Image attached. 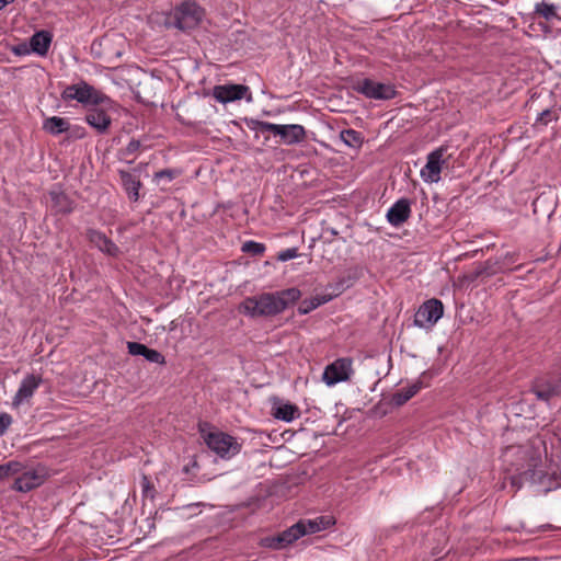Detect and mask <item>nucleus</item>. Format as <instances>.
Instances as JSON below:
<instances>
[{"label":"nucleus","mask_w":561,"mask_h":561,"mask_svg":"<svg viewBox=\"0 0 561 561\" xmlns=\"http://www.w3.org/2000/svg\"><path fill=\"white\" fill-rule=\"evenodd\" d=\"M506 470L543 486L545 492L561 488V430L535 436L502 453Z\"/></svg>","instance_id":"f257e3e1"},{"label":"nucleus","mask_w":561,"mask_h":561,"mask_svg":"<svg viewBox=\"0 0 561 561\" xmlns=\"http://www.w3.org/2000/svg\"><path fill=\"white\" fill-rule=\"evenodd\" d=\"M300 297V290L295 287L276 293H264L245 298L240 305V311L251 318L276 316Z\"/></svg>","instance_id":"f03ea898"},{"label":"nucleus","mask_w":561,"mask_h":561,"mask_svg":"<svg viewBox=\"0 0 561 561\" xmlns=\"http://www.w3.org/2000/svg\"><path fill=\"white\" fill-rule=\"evenodd\" d=\"M5 478L13 479L12 490L26 493L45 482L47 470L42 465H28L12 460L0 465V480Z\"/></svg>","instance_id":"7ed1b4c3"},{"label":"nucleus","mask_w":561,"mask_h":561,"mask_svg":"<svg viewBox=\"0 0 561 561\" xmlns=\"http://www.w3.org/2000/svg\"><path fill=\"white\" fill-rule=\"evenodd\" d=\"M204 18V10L194 1L185 0L176 5L165 16V25L181 31L198 26Z\"/></svg>","instance_id":"20e7f679"},{"label":"nucleus","mask_w":561,"mask_h":561,"mask_svg":"<svg viewBox=\"0 0 561 561\" xmlns=\"http://www.w3.org/2000/svg\"><path fill=\"white\" fill-rule=\"evenodd\" d=\"M201 433L207 447L221 459H231L241 450V443L230 434L215 428H202Z\"/></svg>","instance_id":"39448f33"},{"label":"nucleus","mask_w":561,"mask_h":561,"mask_svg":"<svg viewBox=\"0 0 561 561\" xmlns=\"http://www.w3.org/2000/svg\"><path fill=\"white\" fill-rule=\"evenodd\" d=\"M65 101H77L81 104L112 105V100L84 81L68 85L61 93Z\"/></svg>","instance_id":"423d86ee"},{"label":"nucleus","mask_w":561,"mask_h":561,"mask_svg":"<svg viewBox=\"0 0 561 561\" xmlns=\"http://www.w3.org/2000/svg\"><path fill=\"white\" fill-rule=\"evenodd\" d=\"M353 373V359L341 357L324 368L322 379L327 386L333 387L336 383L347 381Z\"/></svg>","instance_id":"0eeeda50"},{"label":"nucleus","mask_w":561,"mask_h":561,"mask_svg":"<svg viewBox=\"0 0 561 561\" xmlns=\"http://www.w3.org/2000/svg\"><path fill=\"white\" fill-rule=\"evenodd\" d=\"M446 149L439 147L427 154L426 163L420 171L421 179L426 183H437L440 181V173L447 163L445 159Z\"/></svg>","instance_id":"6e6552de"},{"label":"nucleus","mask_w":561,"mask_h":561,"mask_svg":"<svg viewBox=\"0 0 561 561\" xmlns=\"http://www.w3.org/2000/svg\"><path fill=\"white\" fill-rule=\"evenodd\" d=\"M213 98L221 103L227 104L234 101L245 99L247 102L252 101V94L249 87L243 84H219L213 88Z\"/></svg>","instance_id":"1a4fd4ad"},{"label":"nucleus","mask_w":561,"mask_h":561,"mask_svg":"<svg viewBox=\"0 0 561 561\" xmlns=\"http://www.w3.org/2000/svg\"><path fill=\"white\" fill-rule=\"evenodd\" d=\"M444 313V306L438 299H430L425 301L416 311L414 324L419 328L433 327Z\"/></svg>","instance_id":"9d476101"},{"label":"nucleus","mask_w":561,"mask_h":561,"mask_svg":"<svg viewBox=\"0 0 561 561\" xmlns=\"http://www.w3.org/2000/svg\"><path fill=\"white\" fill-rule=\"evenodd\" d=\"M307 535L302 520H299L288 529L278 534L277 536L266 537L262 540V545L266 548L280 550L298 540L300 537Z\"/></svg>","instance_id":"9b49d317"},{"label":"nucleus","mask_w":561,"mask_h":561,"mask_svg":"<svg viewBox=\"0 0 561 561\" xmlns=\"http://www.w3.org/2000/svg\"><path fill=\"white\" fill-rule=\"evenodd\" d=\"M355 90L368 99L390 100L396 96L394 87L389 83H381L371 79L358 81Z\"/></svg>","instance_id":"f8f14e48"},{"label":"nucleus","mask_w":561,"mask_h":561,"mask_svg":"<svg viewBox=\"0 0 561 561\" xmlns=\"http://www.w3.org/2000/svg\"><path fill=\"white\" fill-rule=\"evenodd\" d=\"M42 381L39 375L27 374L20 382L19 389L12 399V407L16 409L23 404H28Z\"/></svg>","instance_id":"ddd939ff"},{"label":"nucleus","mask_w":561,"mask_h":561,"mask_svg":"<svg viewBox=\"0 0 561 561\" xmlns=\"http://www.w3.org/2000/svg\"><path fill=\"white\" fill-rule=\"evenodd\" d=\"M113 107V101L111 106L96 105V107L91 108L87 113L85 122L98 133H105L112 123L111 116L107 114V111L112 110Z\"/></svg>","instance_id":"4468645a"},{"label":"nucleus","mask_w":561,"mask_h":561,"mask_svg":"<svg viewBox=\"0 0 561 561\" xmlns=\"http://www.w3.org/2000/svg\"><path fill=\"white\" fill-rule=\"evenodd\" d=\"M411 215V203L407 198L397 201L387 211L386 218L393 227H400Z\"/></svg>","instance_id":"2eb2a0df"},{"label":"nucleus","mask_w":561,"mask_h":561,"mask_svg":"<svg viewBox=\"0 0 561 561\" xmlns=\"http://www.w3.org/2000/svg\"><path fill=\"white\" fill-rule=\"evenodd\" d=\"M272 415L284 422H291L299 417L300 412L296 404L283 400H275L272 405Z\"/></svg>","instance_id":"dca6fc26"},{"label":"nucleus","mask_w":561,"mask_h":561,"mask_svg":"<svg viewBox=\"0 0 561 561\" xmlns=\"http://www.w3.org/2000/svg\"><path fill=\"white\" fill-rule=\"evenodd\" d=\"M276 136H279L285 145H295L305 139L306 130L298 124L280 125Z\"/></svg>","instance_id":"f3484780"},{"label":"nucleus","mask_w":561,"mask_h":561,"mask_svg":"<svg viewBox=\"0 0 561 561\" xmlns=\"http://www.w3.org/2000/svg\"><path fill=\"white\" fill-rule=\"evenodd\" d=\"M88 238L92 244H94L100 251L115 256L118 254L117 245L112 242L104 233L98 230H89Z\"/></svg>","instance_id":"a211bd4d"},{"label":"nucleus","mask_w":561,"mask_h":561,"mask_svg":"<svg viewBox=\"0 0 561 561\" xmlns=\"http://www.w3.org/2000/svg\"><path fill=\"white\" fill-rule=\"evenodd\" d=\"M53 36L47 31L36 32L30 39V46L33 53L45 56L51 44Z\"/></svg>","instance_id":"6ab92c4d"},{"label":"nucleus","mask_w":561,"mask_h":561,"mask_svg":"<svg viewBox=\"0 0 561 561\" xmlns=\"http://www.w3.org/2000/svg\"><path fill=\"white\" fill-rule=\"evenodd\" d=\"M49 197L55 213L67 215L73 210V202L64 192L51 191Z\"/></svg>","instance_id":"aec40b11"},{"label":"nucleus","mask_w":561,"mask_h":561,"mask_svg":"<svg viewBox=\"0 0 561 561\" xmlns=\"http://www.w3.org/2000/svg\"><path fill=\"white\" fill-rule=\"evenodd\" d=\"M302 524L307 535H310L330 528L334 525V519L332 516L325 515L316 517L314 519H302Z\"/></svg>","instance_id":"412c9836"},{"label":"nucleus","mask_w":561,"mask_h":561,"mask_svg":"<svg viewBox=\"0 0 561 561\" xmlns=\"http://www.w3.org/2000/svg\"><path fill=\"white\" fill-rule=\"evenodd\" d=\"M43 129L50 135H59L69 129L67 119L58 116L48 117L43 123Z\"/></svg>","instance_id":"4be33fe9"},{"label":"nucleus","mask_w":561,"mask_h":561,"mask_svg":"<svg viewBox=\"0 0 561 561\" xmlns=\"http://www.w3.org/2000/svg\"><path fill=\"white\" fill-rule=\"evenodd\" d=\"M559 392V385L552 382H536L534 393L540 400L548 401Z\"/></svg>","instance_id":"5701e85b"},{"label":"nucleus","mask_w":561,"mask_h":561,"mask_svg":"<svg viewBox=\"0 0 561 561\" xmlns=\"http://www.w3.org/2000/svg\"><path fill=\"white\" fill-rule=\"evenodd\" d=\"M422 389V383L415 381L408 387L401 388L393 394V401L397 405H402L414 397Z\"/></svg>","instance_id":"b1692460"},{"label":"nucleus","mask_w":561,"mask_h":561,"mask_svg":"<svg viewBox=\"0 0 561 561\" xmlns=\"http://www.w3.org/2000/svg\"><path fill=\"white\" fill-rule=\"evenodd\" d=\"M332 299L331 295H321V296H314L310 299H305L301 301V304L298 307V312L300 314H307L311 312L312 310L317 309L321 305H324L329 302Z\"/></svg>","instance_id":"393cba45"},{"label":"nucleus","mask_w":561,"mask_h":561,"mask_svg":"<svg viewBox=\"0 0 561 561\" xmlns=\"http://www.w3.org/2000/svg\"><path fill=\"white\" fill-rule=\"evenodd\" d=\"M121 178L129 198L137 201L139 197L140 182L128 172H122Z\"/></svg>","instance_id":"a878e982"},{"label":"nucleus","mask_w":561,"mask_h":561,"mask_svg":"<svg viewBox=\"0 0 561 561\" xmlns=\"http://www.w3.org/2000/svg\"><path fill=\"white\" fill-rule=\"evenodd\" d=\"M341 140L348 147L359 148L363 144V136L354 129H345L340 134Z\"/></svg>","instance_id":"bb28decb"},{"label":"nucleus","mask_w":561,"mask_h":561,"mask_svg":"<svg viewBox=\"0 0 561 561\" xmlns=\"http://www.w3.org/2000/svg\"><path fill=\"white\" fill-rule=\"evenodd\" d=\"M557 7L553 3L541 1L536 3L535 13L550 21L557 16Z\"/></svg>","instance_id":"cd10ccee"},{"label":"nucleus","mask_w":561,"mask_h":561,"mask_svg":"<svg viewBox=\"0 0 561 561\" xmlns=\"http://www.w3.org/2000/svg\"><path fill=\"white\" fill-rule=\"evenodd\" d=\"M242 251L260 255L264 253L265 245L255 241H247L242 245Z\"/></svg>","instance_id":"c85d7f7f"},{"label":"nucleus","mask_w":561,"mask_h":561,"mask_svg":"<svg viewBox=\"0 0 561 561\" xmlns=\"http://www.w3.org/2000/svg\"><path fill=\"white\" fill-rule=\"evenodd\" d=\"M144 357L150 363H156V364L164 363L163 355L160 352L149 348V347L146 350Z\"/></svg>","instance_id":"c756f323"},{"label":"nucleus","mask_w":561,"mask_h":561,"mask_svg":"<svg viewBox=\"0 0 561 561\" xmlns=\"http://www.w3.org/2000/svg\"><path fill=\"white\" fill-rule=\"evenodd\" d=\"M141 491H142V495L145 497H148V499L154 497V488L151 484L149 478L146 476H142V478H141Z\"/></svg>","instance_id":"7c9ffc66"},{"label":"nucleus","mask_w":561,"mask_h":561,"mask_svg":"<svg viewBox=\"0 0 561 561\" xmlns=\"http://www.w3.org/2000/svg\"><path fill=\"white\" fill-rule=\"evenodd\" d=\"M127 348H128L129 354H131L134 356H144L146 353V350L148 347L138 342H128Z\"/></svg>","instance_id":"2f4dec72"},{"label":"nucleus","mask_w":561,"mask_h":561,"mask_svg":"<svg viewBox=\"0 0 561 561\" xmlns=\"http://www.w3.org/2000/svg\"><path fill=\"white\" fill-rule=\"evenodd\" d=\"M298 256V251L296 248H289L286 250H283L278 253L277 260L280 262H286L289 260H293Z\"/></svg>","instance_id":"473e14b6"},{"label":"nucleus","mask_w":561,"mask_h":561,"mask_svg":"<svg viewBox=\"0 0 561 561\" xmlns=\"http://www.w3.org/2000/svg\"><path fill=\"white\" fill-rule=\"evenodd\" d=\"M257 126L261 131H270L276 136L280 125L270 122H257Z\"/></svg>","instance_id":"72a5a7b5"},{"label":"nucleus","mask_w":561,"mask_h":561,"mask_svg":"<svg viewBox=\"0 0 561 561\" xmlns=\"http://www.w3.org/2000/svg\"><path fill=\"white\" fill-rule=\"evenodd\" d=\"M12 423V417L8 413H0V436H2Z\"/></svg>","instance_id":"f704fd0d"},{"label":"nucleus","mask_w":561,"mask_h":561,"mask_svg":"<svg viewBox=\"0 0 561 561\" xmlns=\"http://www.w3.org/2000/svg\"><path fill=\"white\" fill-rule=\"evenodd\" d=\"M552 119H557V117H554L552 115V112L549 111V110H545L542 111L540 114H539V117L537 118V123H541L543 125H547L549 122H551Z\"/></svg>","instance_id":"c9c22d12"},{"label":"nucleus","mask_w":561,"mask_h":561,"mask_svg":"<svg viewBox=\"0 0 561 561\" xmlns=\"http://www.w3.org/2000/svg\"><path fill=\"white\" fill-rule=\"evenodd\" d=\"M140 146H141V144L139 140H136V139L130 140L125 148L126 154H135L139 150Z\"/></svg>","instance_id":"e433bc0d"},{"label":"nucleus","mask_w":561,"mask_h":561,"mask_svg":"<svg viewBox=\"0 0 561 561\" xmlns=\"http://www.w3.org/2000/svg\"><path fill=\"white\" fill-rule=\"evenodd\" d=\"M173 176H174V174H173V171H171V170H161L154 174V178L157 180L167 179V180L171 181L173 179Z\"/></svg>","instance_id":"4c0bfd02"},{"label":"nucleus","mask_w":561,"mask_h":561,"mask_svg":"<svg viewBox=\"0 0 561 561\" xmlns=\"http://www.w3.org/2000/svg\"><path fill=\"white\" fill-rule=\"evenodd\" d=\"M551 527L552 526L550 524H545V525L539 526L536 530H529L528 533L534 534L536 531H546V530L551 529Z\"/></svg>","instance_id":"58836bf2"},{"label":"nucleus","mask_w":561,"mask_h":561,"mask_svg":"<svg viewBox=\"0 0 561 561\" xmlns=\"http://www.w3.org/2000/svg\"><path fill=\"white\" fill-rule=\"evenodd\" d=\"M13 51H14L15 54H18V55H22V54L27 53L28 50H27L26 46H25V45H23V46L15 47V48L13 49Z\"/></svg>","instance_id":"ea45409f"},{"label":"nucleus","mask_w":561,"mask_h":561,"mask_svg":"<svg viewBox=\"0 0 561 561\" xmlns=\"http://www.w3.org/2000/svg\"><path fill=\"white\" fill-rule=\"evenodd\" d=\"M14 0H0V10H2L5 5L12 3Z\"/></svg>","instance_id":"a19ab883"}]
</instances>
